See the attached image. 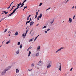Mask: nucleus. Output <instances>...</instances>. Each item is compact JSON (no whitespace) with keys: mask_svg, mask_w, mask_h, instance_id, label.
Returning a JSON list of instances; mask_svg holds the SVG:
<instances>
[{"mask_svg":"<svg viewBox=\"0 0 76 76\" xmlns=\"http://www.w3.org/2000/svg\"><path fill=\"white\" fill-rule=\"evenodd\" d=\"M16 10L15 9H14L13 10V11L12 12L11 14H10V15H8V17H10V16H12L13 13H15V12H16Z\"/></svg>","mask_w":76,"mask_h":76,"instance_id":"nucleus-1","label":"nucleus"},{"mask_svg":"<svg viewBox=\"0 0 76 76\" xmlns=\"http://www.w3.org/2000/svg\"><path fill=\"white\" fill-rule=\"evenodd\" d=\"M7 70H8V69H5L2 72L1 75H4L6 73V72Z\"/></svg>","mask_w":76,"mask_h":76,"instance_id":"nucleus-2","label":"nucleus"},{"mask_svg":"<svg viewBox=\"0 0 76 76\" xmlns=\"http://www.w3.org/2000/svg\"><path fill=\"white\" fill-rule=\"evenodd\" d=\"M43 64V62L41 61H40L38 63V65L39 66H42Z\"/></svg>","mask_w":76,"mask_h":76,"instance_id":"nucleus-3","label":"nucleus"},{"mask_svg":"<svg viewBox=\"0 0 76 76\" xmlns=\"http://www.w3.org/2000/svg\"><path fill=\"white\" fill-rule=\"evenodd\" d=\"M22 4V3L20 2L19 4H18V6L17 8H15V9L16 10L17 9H19V6H20V5H21Z\"/></svg>","mask_w":76,"mask_h":76,"instance_id":"nucleus-4","label":"nucleus"},{"mask_svg":"<svg viewBox=\"0 0 76 76\" xmlns=\"http://www.w3.org/2000/svg\"><path fill=\"white\" fill-rule=\"evenodd\" d=\"M63 48H63V47L61 48H59V49H58L56 51V53H57L58 52V51H61V50H62V49H63Z\"/></svg>","mask_w":76,"mask_h":76,"instance_id":"nucleus-5","label":"nucleus"},{"mask_svg":"<svg viewBox=\"0 0 76 76\" xmlns=\"http://www.w3.org/2000/svg\"><path fill=\"white\" fill-rule=\"evenodd\" d=\"M42 15L41 13L40 14V16H39L37 17V20H39V18L41 19V17H42Z\"/></svg>","mask_w":76,"mask_h":76,"instance_id":"nucleus-6","label":"nucleus"},{"mask_svg":"<svg viewBox=\"0 0 76 76\" xmlns=\"http://www.w3.org/2000/svg\"><path fill=\"white\" fill-rule=\"evenodd\" d=\"M59 70H60V71H61V64H59Z\"/></svg>","mask_w":76,"mask_h":76,"instance_id":"nucleus-7","label":"nucleus"},{"mask_svg":"<svg viewBox=\"0 0 76 76\" xmlns=\"http://www.w3.org/2000/svg\"><path fill=\"white\" fill-rule=\"evenodd\" d=\"M51 65L50 64H48L47 66V69H49L51 67Z\"/></svg>","mask_w":76,"mask_h":76,"instance_id":"nucleus-8","label":"nucleus"},{"mask_svg":"<svg viewBox=\"0 0 76 76\" xmlns=\"http://www.w3.org/2000/svg\"><path fill=\"white\" fill-rule=\"evenodd\" d=\"M29 31V30L28 29H27L26 31V32L25 34V37H26V34H27V33H28V32Z\"/></svg>","mask_w":76,"mask_h":76,"instance_id":"nucleus-9","label":"nucleus"},{"mask_svg":"<svg viewBox=\"0 0 76 76\" xmlns=\"http://www.w3.org/2000/svg\"><path fill=\"white\" fill-rule=\"evenodd\" d=\"M34 22L33 21L31 22L30 23V26L32 25H33V24H34Z\"/></svg>","mask_w":76,"mask_h":76,"instance_id":"nucleus-10","label":"nucleus"},{"mask_svg":"<svg viewBox=\"0 0 76 76\" xmlns=\"http://www.w3.org/2000/svg\"><path fill=\"white\" fill-rule=\"evenodd\" d=\"M70 22V23H71L72 22V20L71 19V18H69V22Z\"/></svg>","mask_w":76,"mask_h":76,"instance_id":"nucleus-11","label":"nucleus"},{"mask_svg":"<svg viewBox=\"0 0 76 76\" xmlns=\"http://www.w3.org/2000/svg\"><path fill=\"white\" fill-rule=\"evenodd\" d=\"M11 68V66H9L8 67H7L6 69H5L6 70H9Z\"/></svg>","mask_w":76,"mask_h":76,"instance_id":"nucleus-12","label":"nucleus"},{"mask_svg":"<svg viewBox=\"0 0 76 76\" xmlns=\"http://www.w3.org/2000/svg\"><path fill=\"white\" fill-rule=\"evenodd\" d=\"M18 35V32L16 31L15 34V35L16 36V35Z\"/></svg>","mask_w":76,"mask_h":76,"instance_id":"nucleus-13","label":"nucleus"},{"mask_svg":"<svg viewBox=\"0 0 76 76\" xmlns=\"http://www.w3.org/2000/svg\"><path fill=\"white\" fill-rule=\"evenodd\" d=\"M31 53V51H29V53H28V57L30 56Z\"/></svg>","mask_w":76,"mask_h":76,"instance_id":"nucleus-14","label":"nucleus"},{"mask_svg":"<svg viewBox=\"0 0 76 76\" xmlns=\"http://www.w3.org/2000/svg\"><path fill=\"white\" fill-rule=\"evenodd\" d=\"M31 18L30 19V20L29 21H27L26 22V24H27V23H29V22H31Z\"/></svg>","mask_w":76,"mask_h":76,"instance_id":"nucleus-15","label":"nucleus"},{"mask_svg":"<svg viewBox=\"0 0 76 76\" xmlns=\"http://www.w3.org/2000/svg\"><path fill=\"white\" fill-rule=\"evenodd\" d=\"M19 70L18 69H16V73H19Z\"/></svg>","mask_w":76,"mask_h":76,"instance_id":"nucleus-16","label":"nucleus"},{"mask_svg":"<svg viewBox=\"0 0 76 76\" xmlns=\"http://www.w3.org/2000/svg\"><path fill=\"white\" fill-rule=\"evenodd\" d=\"M37 16H38V12H36V14L35 16V18L36 19L37 17Z\"/></svg>","mask_w":76,"mask_h":76,"instance_id":"nucleus-17","label":"nucleus"},{"mask_svg":"<svg viewBox=\"0 0 76 76\" xmlns=\"http://www.w3.org/2000/svg\"><path fill=\"white\" fill-rule=\"evenodd\" d=\"M6 17L4 18H2L1 19V20H4V19H6Z\"/></svg>","mask_w":76,"mask_h":76,"instance_id":"nucleus-18","label":"nucleus"},{"mask_svg":"<svg viewBox=\"0 0 76 76\" xmlns=\"http://www.w3.org/2000/svg\"><path fill=\"white\" fill-rule=\"evenodd\" d=\"M36 57H38L39 56V53H37L36 55Z\"/></svg>","mask_w":76,"mask_h":76,"instance_id":"nucleus-19","label":"nucleus"},{"mask_svg":"<svg viewBox=\"0 0 76 76\" xmlns=\"http://www.w3.org/2000/svg\"><path fill=\"white\" fill-rule=\"evenodd\" d=\"M22 37H25L24 38H25V37L26 36H25V33H23V34Z\"/></svg>","mask_w":76,"mask_h":76,"instance_id":"nucleus-20","label":"nucleus"},{"mask_svg":"<svg viewBox=\"0 0 76 76\" xmlns=\"http://www.w3.org/2000/svg\"><path fill=\"white\" fill-rule=\"evenodd\" d=\"M16 53L17 54H18L19 53V50H18L16 52Z\"/></svg>","mask_w":76,"mask_h":76,"instance_id":"nucleus-21","label":"nucleus"},{"mask_svg":"<svg viewBox=\"0 0 76 76\" xmlns=\"http://www.w3.org/2000/svg\"><path fill=\"white\" fill-rule=\"evenodd\" d=\"M40 48H41V47L40 46H39L37 48V50H40Z\"/></svg>","mask_w":76,"mask_h":76,"instance_id":"nucleus-22","label":"nucleus"},{"mask_svg":"<svg viewBox=\"0 0 76 76\" xmlns=\"http://www.w3.org/2000/svg\"><path fill=\"white\" fill-rule=\"evenodd\" d=\"M10 41L9 40V41L7 42H6V44H9V43H10Z\"/></svg>","mask_w":76,"mask_h":76,"instance_id":"nucleus-23","label":"nucleus"},{"mask_svg":"<svg viewBox=\"0 0 76 76\" xmlns=\"http://www.w3.org/2000/svg\"><path fill=\"white\" fill-rule=\"evenodd\" d=\"M31 66L32 67H34V64H31Z\"/></svg>","mask_w":76,"mask_h":76,"instance_id":"nucleus-24","label":"nucleus"},{"mask_svg":"<svg viewBox=\"0 0 76 76\" xmlns=\"http://www.w3.org/2000/svg\"><path fill=\"white\" fill-rule=\"evenodd\" d=\"M22 45H20V48H22Z\"/></svg>","mask_w":76,"mask_h":76,"instance_id":"nucleus-25","label":"nucleus"},{"mask_svg":"<svg viewBox=\"0 0 76 76\" xmlns=\"http://www.w3.org/2000/svg\"><path fill=\"white\" fill-rule=\"evenodd\" d=\"M20 42H18V45H20Z\"/></svg>","mask_w":76,"mask_h":76,"instance_id":"nucleus-26","label":"nucleus"},{"mask_svg":"<svg viewBox=\"0 0 76 76\" xmlns=\"http://www.w3.org/2000/svg\"><path fill=\"white\" fill-rule=\"evenodd\" d=\"M42 3H40V4L39 5V6H41V5H42Z\"/></svg>","mask_w":76,"mask_h":76,"instance_id":"nucleus-27","label":"nucleus"},{"mask_svg":"<svg viewBox=\"0 0 76 76\" xmlns=\"http://www.w3.org/2000/svg\"><path fill=\"white\" fill-rule=\"evenodd\" d=\"M33 41V39H30L29 41V42H31V41Z\"/></svg>","mask_w":76,"mask_h":76,"instance_id":"nucleus-28","label":"nucleus"},{"mask_svg":"<svg viewBox=\"0 0 76 76\" xmlns=\"http://www.w3.org/2000/svg\"><path fill=\"white\" fill-rule=\"evenodd\" d=\"M47 28V26H45L42 29H44L45 28Z\"/></svg>","mask_w":76,"mask_h":76,"instance_id":"nucleus-29","label":"nucleus"},{"mask_svg":"<svg viewBox=\"0 0 76 76\" xmlns=\"http://www.w3.org/2000/svg\"><path fill=\"white\" fill-rule=\"evenodd\" d=\"M7 29H6L4 31V32H6V31H7Z\"/></svg>","mask_w":76,"mask_h":76,"instance_id":"nucleus-30","label":"nucleus"},{"mask_svg":"<svg viewBox=\"0 0 76 76\" xmlns=\"http://www.w3.org/2000/svg\"><path fill=\"white\" fill-rule=\"evenodd\" d=\"M54 22V21H52L51 22H50L51 24H52Z\"/></svg>","mask_w":76,"mask_h":76,"instance_id":"nucleus-31","label":"nucleus"},{"mask_svg":"<svg viewBox=\"0 0 76 76\" xmlns=\"http://www.w3.org/2000/svg\"><path fill=\"white\" fill-rule=\"evenodd\" d=\"M22 5H23V6H24L25 5V4H24V2H23L22 4H21Z\"/></svg>","mask_w":76,"mask_h":76,"instance_id":"nucleus-32","label":"nucleus"},{"mask_svg":"<svg viewBox=\"0 0 76 76\" xmlns=\"http://www.w3.org/2000/svg\"><path fill=\"white\" fill-rule=\"evenodd\" d=\"M32 48V47L30 46L29 48H28V49L30 50V49H31Z\"/></svg>","mask_w":76,"mask_h":76,"instance_id":"nucleus-33","label":"nucleus"},{"mask_svg":"<svg viewBox=\"0 0 76 76\" xmlns=\"http://www.w3.org/2000/svg\"><path fill=\"white\" fill-rule=\"evenodd\" d=\"M10 6H11V5H10L9 6V7L7 8L8 9H9L10 7Z\"/></svg>","mask_w":76,"mask_h":76,"instance_id":"nucleus-34","label":"nucleus"},{"mask_svg":"<svg viewBox=\"0 0 76 76\" xmlns=\"http://www.w3.org/2000/svg\"><path fill=\"white\" fill-rule=\"evenodd\" d=\"M29 17H28L27 18V20H29Z\"/></svg>","mask_w":76,"mask_h":76,"instance_id":"nucleus-35","label":"nucleus"},{"mask_svg":"<svg viewBox=\"0 0 76 76\" xmlns=\"http://www.w3.org/2000/svg\"><path fill=\"white\" fill-rule=\"evenodd\" d=\"M73 69V67L71 69H70V71H71H71H72V69Z\"/></svg>","mask_w":76,"mask_h":76,"instance_id":"nucleus-36","label":"nucleus"},{"mask_svg":"<svg viewBox=\"0 0 76 76\" xmlns=\"http://www.w3.org/2000/svg\"><path fill=\"white\" fill-rule=\"evenodd\" d=\"M23 5H22L20 7V8H21V7H23Z\"/></svg>","mask_w":76,"mask_h":76,"instance_id":"nucleus-37","label":"nucleus"},{"mask_svg":"<svg viewBox=\"0 0 76 76\" xmlns=\"http://www.w3.org/2000/svg\"><path fill=\"white\" fill-rule=\"evenodd\" d=\"M75 15H74L73 18V19H75Z\"/></svg>","mask_w":76,"mask_h":76,"instance_id":"nucleus-38","label":"nucleus"},{"mask_svg":"<svg viewBox=\"0 0 76 76\" xmlns=\"http://www.w3.org/2000/svg\"><path fill=\"white\" fill-rule=\"evenodd\" d=\"M50 28L48 29L47 31H50Z\"/></svg>","mask_w":76,"mask_h":76,"instance_id":"nucleus-39","label":"nucleus"},{"mask_svg":"<svg viewBox=\"0 0 76 76\" xmlns=\"http://www.w3.org/2000/svg\"><path fill=\"white\" fill-rule=\"evenodd\" d=\"M28 71H29V72H30V71H31V70H32V69H28Z\"/></svg>","mask_w":76,"mask_h":76,"instance_id":"nucleus-40","label":"nucleus"},{"mask_svg":"<svg viewBox=\"0 0 76 76\" xmlns=\"http://www.w3.org/2000/svg\"><path fill=\"white\" fill-rule=\"evenodd\" d=\"M7 13H8V12H6V11L5 13V15H6V14H7Z\"/></svg>","mask_w":76,"mask_h":76,"instance_id":"nucleus-41","label":"nucleus"},{"mask_svg":"<svg viewBox=\"0 0 76 76\" xmlns=\"http://www.w3.org/2000/svg\"><path fill=\"white\" fill-rule=\"evenodd\" d=\"M26 0H25L23 2V3H25V2H26Z\"/></svg>","mask_w":76,"mask_h":76,"instance_id":"nucleus-42","label":"nucleus"},{"mask_svg":"<svg viewBox=\"0 0 76 76\" xmlns=\"http://www.w3.org/2000/svg\"><path fill=\"white\" fill-rule=\"evenodd\" d=\"M47 32H48V31L47 30V31H45V33H47Z\"/></svg>","mask_w":76,"mask_h":76,"instance_id":"nucleus-43","label":"nucleus"},{"mask_svg":"<svg viewBox=\"0 0 76 76\" xmlns=\"http://www.w3.org/2000/svg\"><path fill=\"white\" fill-rule=\"evenodd\" d=\"M24 9H25V8H27V6L25 7H24Z\"/></svg>","mask_w":76,"mask_h":76,"instance_id":"nucleus-44","label":"nucleus"},{"mask_svg":"<svg viewBox=\"0 0 76 76\" xmlns=\"http://www.w3.org/2000/svg\"><path fill=\"white\" fill-rule=\"evenodd\" d=\"M36 39H37L35 38L34 40V41H36Z\"/></svg>","mask_w":76,"mask_h":76,"instance_id":"nucleus-45","label":"nucleus"},{"mask_svg":"<svg viewBox=\"0 0 76 76\" xmlns=\"http://www.w3.org/2000/svg\"><path fill=\"white\" fill-rule=\"evenodd\" d=\"M13 2H12V3H11V4H10L11 6V5H12V4H13Z\"/></svg>","mask_w":76,"mask_h":76,"instance_id":"nucleus-46","label":"nucleus"},{"mask_svg":"<svg viewBox=\"0 0 76 76\" xmlns=\"http://www.w3.org/2000/svg\"><path fill=\"white\" fill-rule=\"evenodd\" d=\"M11 34V32H10V34H9V36H10V34Z\"/></svg>","mask_w":76,"mask_h":76,"instance_id":"nucleus-47","label":"nucleus"},{"mask_svg":"<svg viewBox=\"0 0 76 76\" xmlns=\"http://www.w3.org/2000/svg\"><path fill=\"white\" fill-rule=\"evenodd\" d=\"M6 11H3L2 12H3V13H6Z\"/></svg>","mask_w":76,"mask_h":76,"instance_id":"nucleus-48","label":"nucleus"},{"mask_svg":"<svg viewBox=\"0 0 76 76\" xmlns=\"http://www.w3.org/2000/svg\"><path fill=\"white\" fill-rule=\"evenodd\" d=\"M51 9V7H49V8L48 9V10H49V9Z\"/></svg>","mask_w":76,"mask_h":76,"instance_id":"nucleus-49","label":"nucleus"},{"mask_svg":"<svg viewBox=\"0 0 76 76\" xmlns=\"http://www.w3.org/2000/svg\"><path fill=\"white\" fill-rule=\"evenodd\" d=\"M39 10H38V12H38H38H39Z\"/></svg>","mask_w":76,"mask_h":76,"instance_id":"nucleus-50","label":"nucleus"},{"mask_svg":"<svg viewBox=\"0 0 76 76\" xmlns=\"http://www.w3.org/2000/svg\"><path fill=\"white\" fill-rule=\"evenodd\" d=\"M31 15H30L29 16H28V17H29H29H30V16H31Z\"/></svg>","mask_w":76,"mask_h":76,"instance_id":"nucleus-51","label":"nucleus"},{"mask_svg":"<svg viewBox=\"0 0 76 76\" xmlns=\"http://www.w3.org/2000/svg\"><path fill=\"white\" fill-rule=\"evenodd\" d=\"M37 38H38V37H36L35 38V39H37Z\"/></svg>","mask_w":76,"mask_h":76,"instance_id":"nucleus-52","label":"nucleus"},{"mask_svg":"<svg viewBox=\"0 0 76 76\" xmlns=\"http://www.w3.org/2000/svg\"><path fill=\"white\" fill-rule=\"evenodd\" d=\"M69 0H67V1L66 2V3H67V2L68 1H69Z\"/></svg>","mask_w":76,"mask_h":76,"instance_id":"nucleus-53","label":"nucleus"},{"mask_svg":"<svg viewBox=\"0 0 76 76\" xmlns=\"http://www.w3.org/2000/svg\"><path fill=\"white\" fill-rule=\"evenodd\" d=\"M73 9H74V6H73V7H72Z\"/></svg>","mask_w":76,"mask_h":76,"instance_id":"nucleus-54","label":"nucleus"},{"mask_svg":"<svg viewBox=\"0 0 76 76\" xmlns=\"http://www.w3.org/2000/svg\"><path fill=\"white\" fill-rule=\"evenodd\" d=\"M29 48H28V49H27V51H29Z\"/></svg>","mask_w":76,"mask_h":76,"instance_id":"nucleus-55","label":"nucleus"},{"mask_svg":"<svg viewBox=\"0 0 76 76\" xmlns=\"http://www.w3.org/2000/svg\"><path fill=\"white\" fill-rule=\"evenodd\" d=\"M31 31H30V32L29 34H31Z\"/></svg>","mask_w":76,"mask_h":76,"instance_id":"nucleus-56","label":"nucleus"},{"mask_svg":"<svg viewBox=\"0 0 76 76\" xmlns=\"http://www.w3.org/2000/svg\"><path fill=\"white\" fill-rule=\"evenodd\" d=\"M13 9V7H12V8L11 9V10H12Z\"/></svg>","mask_w":76,"mask_h":76,"instance_id":"nucleus-57","label":"nucleus"},{"mask_svg":"<svg viewBox=\"0 0 76 76\" xmlns=\"http://www.w3.org/2000/svg\"><path fill=\"white\" fill-rule=\"evenodd\" d=\"M12 9L10 10V12H11V11H12Z\"/></svg>","mask_w":76,"mask_h":76,"instance_id":"nucleus-58","label":"nucleus"},{"mask_svg":"<svg viewBox=\"0 0 76 76\" xmlns=\"http://www.w3.org/2000/svg\"><path fill=\"white\" fill-rule=\"evenodd\" d=\"M15 7V6H13V7Z\"/></svg>","mask_w":76,"mask_h":76,"instance_id":"nucleus-59","label":"nucleus"},{"mask_svg":"<svg viewBox=\"0 0 76 76\" xmlns=\"http://www.w3.org/2000/svg\"><path fill=\"white\" fill-rule=\"evenodd\" d=\"M48 10V9H47L46 10V11H47V10Z\"/></svg>","mask_w":76,"mask_h":76,"instance_id":"nucleus-60","label":"nucleus"},{"mask_svg":"<svg viewBox=\"0 0 76 76\" xmlns=\"http://www.w3.org/2000/svg\"><path fill=\"white\" fill-rule=\"evenodd\" d=\"M38 25H39V24H37V26H38Z\"/></svg>","mask_w":76,"mask_h":76,"instance_id":"nucleus-61","label":"nucleus"},{"mask_svg":"<svg viewBox=\"0 0 76 76\" xmlns=\"http://www.w3.org/2000/svg\"><path fill=\"white\" fill-rule=\"evenodd\" d=\"M23 10H25L24 8L23 9Z\"/></svg>","mask_w":76,"mask_h":76,"instance_id":"nucleus-62","label":"nucleus"},{"mask_svg":"<svg viewBox=\"0 0 76 76\" xmlns=\"http://www.w3.org/2000/svg\"><path fill=\"white\" fill-rule=\"evenodd\" d=\"M27 28H28V27L26 28V29H27Z\"/></svg>","mask_w":76,"mask_h":76,"instance_id":"nucleus-63","label":"nucleus"},{"mask_svg":"<svg viewBox=\"0 0 76 76\" xmlns=\"http://www.w3.org/2000/svg\"><path fill=\"white\" fill-rule=\"evenodd\" d=\"M75 9H76V6H75Z\"/></svg>","mask_w":76,"mask_h":76,"instance_id":"nucleus-64","label":"nucleus"}]
</instances>
